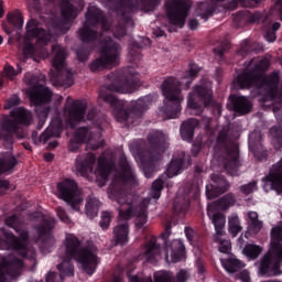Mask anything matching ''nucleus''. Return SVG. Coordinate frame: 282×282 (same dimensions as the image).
<instances>
[{"label": "nucleus", "instance_id": "de8ad7c7", "mask_svg": "<svg viewBox=\"0 0 282 282\" xmlns=\"http://www.w3.org/2000/svg\"><path fill=\"white\" fill-rule=\"evenodd\" d=\"M197 74H199V67H197L196 65H192L189 72L184 76V80H186L187 87L188 85H191L193 78L197 77Z\"/></svg>", "mask_w": 282, "mask_h": 282}, {"label": "nucleus", "instance_id": "4d7b16f0", "mask_svg": "<svg viewBox=\"0 0 282 282\" xmlns=\"http://www.w3.org/2000/svg\"><path fill=\"white\" fill-rule=\"evenodd\" d=\"M77 58L78 61H82V63H84V61H87V58H89V52L80 48L77 51Z\"/></svg>", "mask_w": 282, "mask_h": 282}, {"label": "nucleus", "instance_id": "49530a36", "mask_svg": "<svg viewBox=\"0 0 282 282\" xmlns=\"http://www.w3.org/2000/svg\"><path fill=\"white\" fill-rule=\"evenodd\" d=\"M224 236H220L216 243H219L218 250L219 252H224L225 254L230 252V240L223 238Z\"/></svg>", "mask_w": 282, "mask_h": 282}, {"label": "nucleus", "instance_id": "a878e982", "mask_svg": "<svg viewBox=\"0 0 282 282\" xmlns=\"http://www.w3.org/2000/svg\"><path fill=\"white\" fill-rule=\"evenodd\" d=\"M74 17V6L69 0H63L62 2V20L59 22H54V25L61 30V32H67L69 29V21Z\"/></svg>", "mask_w": 282, "mask_h": 282}, {"label": "nucleus", "instance_id": "a19ab883", "mask_svg": "<svg viewBox=\"0 0 282 282\" xmlns=\"http://www.w3.org/2000/svg\"><path fill=\"white\" fill-rule=\"evenodd\" d=\"M158 254H160V246H158L155 240H152L147 247V251H145L147 261H151V259H153V257H158Z\"/></svg>", "mask_w": 282, "mask_h": 282}, {"label": "nucleus", "instance_id": "8fccbe9b", "mask_svg": "<svg viewBox=\"0 0 282 282\" xmlns=\"http://www.w3.org/2000/svg\"><path fill=\"white\" fill-rule=\"evenodd\" d=\"M261 228H263V223L261 220H256L253 223H249V230L253 235H257L261 231Z\"/></svg>", "mask_w": 282, "mask_h": 282}, {"label": "nucleus", "instance_id": "5701e85b", "mask_svg": "<svg viewBox=\"0 0 282 282\" xmlns=\"http://www.w3.org/2000/svg\"><path fill=\"white\" fill-rule=\"evenodd\" d=\"M109 78L115 80L109 86L110 91H117L118 94H131L135 91V87L138 86V80L133 77L117 79L116 75H110Z\"/></svg>", "mask_w": 282, "mask_h": 282}, {"label": "nucleus", "instance_id": "603ef678", "mask_svg": "<svg viewBox=\"0 0 282 282\" xmlns=\"http://www.w3.org/2000/svg\"><path fill=\"white\" fill-rule=\"evenodd\" d=\"M19 96L13 95L11 98H9L4 105V109H12L13 107L19 106Z\"/></svg>", "mask_w": 282, "mask_h": 282}, {"label": "nucleus", "instance_id": "bf43d9fd", "mask_svg": "<svg viewBox=\"0 0 282 282\" xmlns=\"http://www.w3.org/2000/svg\"><path fill=\"white\" fill-rule=\"evenodd\" d=\"M129 57H130V61H140L141 58L140 52H138V50H130Z\"/></svg>", "mask_w": 282, "mask_h": 282}, {"label": "nucleus", "instance_id": "9d476101", "mask_svg": "<svg viewBox=\"0 0 282 282\" xmlns=\"http://www.w3.org/2000/svg\"><path fill=\"white\" fill-rule=\"evenodd\" d=\"M235 204V196L232 194H229L225 197H223L220 200L208 205L207 207V215L209 219H212L216 234L214 236V241H219V237H224L223 228L226 226V217L221 215V213L217 210H226L227 208H230Z\"/></svg>", "mask_w": 282, "mask_h": 282}, {"label": "nucleus", "instance_id": "f8f14e48", "mask_svg": "<svg viewBox=\"0 0 282 282\" xmlns=\"http://www.w3.org/2000/svg\"><path fill=\"white\" fill-rule=\"evenodd\" d=\"M210 82H205L199 86H195L187 98V109L193 116H199L204 111V107L210 105L213 91Z\"/></svg>", "mask_w": 282, "mask_h": 282}, {"label": "nucleus", "instance_id": "c9c22d12", "mask_svg": "<svg viewBox=\"0 0 282 282\" xmlns=\"http://www.w3.org/2000/svg\"><path fill=\"white\" fill-rule=\"evenodd\" d=\"M98 208H100V200L97 198H89L86 203V214L90 219H94L98 215Z\"/></svg>", "mask_w": 282, "mask_h": 282}, {"label": "nucleus", "instance_id": "473e14b6", "mask_svg": "<svg viewBox=\"0 0 282 282\" xmlns=\"http://www.w3.org/2000/svg\"><path fill=\"white\" fill-rule=\"evenodd\" d=\"M220 261L226 272H229V274H232V272H237V270H239L240 268H243V263L237 260L235 256H230L228 259L221 258Z\"/></svg>", "mask_w": 282, "mask_h": 282}, {"label": "nucleus", "instance_id": "0eeeda50", "mask_svg": "<svg viewBox=\"0 0 282 282\" xmlns=\"http://www.w3.org/2000/svg\"><path fill=\"white\" fill-rule=\"evenodd\" d=\"M52 41V33L41 28L36 21L32 20L26 24V33L22 43V52L24 56L32 54H41L40 47H45Z\"/></svg>", "mask_w": 282, "mask_h": 282}, {"label": "nucleus", "instance_id": "1a4fd4ad", "mask_svg": "<svg viewBox=\"0 0 282 282\" xmlns=\"http://www.w3.org/2000/svg\"><path fill=\"white\" fill-rule=\"evenodd\" d=\"M180 80L175 78H170L163 82L162 91L166 99L165 105V117L169 119L177 118L178 113L182 111V91L180 90Z\"/></svg>", "mask_w": 282, "mask_h": 282}, {"label": "nucleus", "instance_id": "c03bdc74", "mask_svg": "<svg viewBox=\"0 0 282 282\" xmlns=\"http://www.w3.org/2000/svg\"><path fill=\"white\" fill-rule=\"evenodd\" d=\"M7 19L8 23L11 25H14L15 28H23V17H21L20 13H9Z\"/></svg>", "mask_w": 282, "mask_h": 282}, {"label": "nucleus", "instance_id": "680f3d73", "mask_svg": "<svg viewBox=\"0 0 282 282\" xmlns=\"http://www.w3.org/2000/svg\"><path fill=\"white\" fill-rule=\"evenodd\" d=\"M240 281L250 282V273L248 271L240 272Z\"/></svg>", "mask_w": 282, "mask_h": 282}, {"label": "nucleus", "instance_id": "69168bd1", "mask_svg": "<svg viewBox=\"0 0 282 282\" xmlns=\"http://www.w3.org/2000/svg\"><path fill=\"white\" fill-rule=\"evenodd\" d=\"M196 265H197L198 272H199L200 274L204 273V262H202V260H197V261H196Z\"/></svg>", "mask_w": 282, "mask_h": 282}, {"label": "nucleus", "instance_id": "cd10ccee", "mask_svg": "<svg viewBox=\"0 0 282 282\" xmlns=\"http://www.w3.org/2000/svg\"><path fill=\"white\" fill-rule=\"evenodd\" d=\"M54 228V219H47L45 218L43 220L42 226L37 228V235L40 239H42V250H45L47 248V243L50 246H54V239H52V236L50 235V230Z\"/></svg>", "mask_w": 282, "mask_h": 282}, {"label": "nucleus", "instance_id": "6ab92c4d", "mask_svg": "<svg viewBox=\"0 0 282 282\" xmlns=\"http://www.w3.org/2000/svg\"><path fill=\"white\" fill-rule=\"evenodd\" d=\"M51 56L53 57L52 65L58 73L61 80H65V77L69 78V69H67V63L65 62L67 58V51L65 47L61 44H54L52 46Z\"/></svg>", "mask_w": 282, "mask_h": 282}, {"label": "nucleus", "instance_id": "bb28decb", "mask_svg": "<svg viewBox=\"0 0 282 282\" xmlns=\"http://www.w3.org/2000/svg\"><path fill=\"white\" fill-rule=\"evenodd\" d=\"M155 282H186L191 274L186 270H181L175 276L169 271H161L154 274Z\"/></svg>", "mask_w": 282, "mask_h": 282}, {"label": "nucleus", "instance_id": "3c124183", "mask_svg": "<svg viewBox=\"0 0 282 282\" xmlns=\"http://www.w3.org/2000/svg\"><path fill=\"white\" fill-rule=\"evenodd\" d=\"M241 193L245 195H250V193H254L257 191V182L248 183L240 187Z\"/></svg>", "mask_w": 282, "mask_h": 282}, {"label": "nucleus", "instance_id": "5fc2aeb1", "mask_svg": "<svg viewBox=\"0 0 282 282\" xmlns=\"http://www.w3.org/2000/svg\"><path fill=\"white\" fill-rule=\"evenodd\" d=\"M82 142L76 140L75 138L73 140H70L69 144H68V150L72 153H76L80 147Z\"/></svg>", "mask_w": 282, "mask_h": 282}, {"label": "nucleus", "instance_id": "423d86ee", "mask_svg": "<svg viewBox=\"0 0 282 282\" xmlns=\"http://www.w3.org/2000/svg\"><path fill=\"white\" fill-rule=\"evenodd\" d=\"M24 83L31 87V89L28 91V95L32 105L36 107L35 111L42 118H47L46 105L52 98V91H50V88L44 86L45 76L41 75L39 78L32 74H26L24 76Z\"/></svg>", "mask_w": 282, "mask_h": 282}, {"label": "nucleus", "instance_id": "6e6552de", "mask_svg": "<svg viewBox=\"0 0 282 282\" xmlns=\"http://www.w3.org/2000/svg\"><path fill=\"white\" fill-rule=\"evenodd\" d=\"M96 162V156L94 154H87L86 158L79 156L76 160V173L85 177L88 173H94L95 177H97L98 182H101L100 186H105V182H107V177H109L111 171V165L107 164L105 158H100L98 160V165L94 171V163Z\"/></svg>", "mask_w": 282, "mask_h": 282}, {"label": "nucleus", "instance_id": "c756f323", "mask_svg": "<svg viewBox=\"0 0 282 282\" xmlns=\"http://www.w3.org/2000/svg\"><path fill=\"white\" fill-rule=\"evenodd\" d=\"M63 131V121L61 119H54L50 127L40 135L41 142L50 140V138H58Z\"/></svg>", "mask_w": 282, "mask_h": 282}, {"label": "nucleus", "instance_id": "ddd939ff", "mask_svg": "<svg viewBox=\"0 0 282 282\" xmlns=\"http://www.w3.org/2000/svg\"><path fill=\"white\" fill-rule=\"evenodd\" d=\"M120 63V45L108 39L105 41V46L100 53V57L91 62L90 70L100 72L107 67H116Z\"/></svg>", "mask_w": 282, "mask_h": 282}, {"label": "nucleus", "instance_id": "79ce46f5", "mask_svg": "<svg viewBox=\"0 0 282 282\" xmlns=\"http://www.w3.org/2000/svg\"><path fill=\"white\" fill-rule=\"evenodd\" d=\"M241 230V226L239 225V216L234 215L229 217V232L232 234V237H237Z\"/></svg>", "mask_w": 282, "mask_h": 282}, {"label": "nucleus", "instance_id": "f704fd0d", "mask_svg": "<svg viewBox=\"0 0 282 282\" xmlns=\"http://www.w3.org/2000/svg\"><path fill=\"white\" fill-rule=\"evenodd\" d=\"M182 171H184V159H174L167 167V177H175V175H180Z\"/></svg>", "mask_w": 282, "mask_h": 282}, {"label": "nucleus", "instance_id": "052dcab7", "mask_svg": "<svg viewBox=\"0 0 282 282\" xmlns=\"http://www.w3.org/2000/svg\"><path fill=\"white\" fill-rule=\"evenodd\" d=\"M249 224H252L254 221H259V214L257 212H249L248 213Z\"/></svg>", "mask_w": 282, "mask_h": 282}, {"label": "nucleus", "instance_id": "b1692460", "mask_svg": "<svg viewBox=\"0 0 282 282\" xmlns=\"http://www.w3.org/2000/svg\"><path fill=\"white\" fill-rule=\"evenodd\" d=\"M184 257V242L182 240L167 241L165 247V260L167 263H177Z\"/></svg>", "mask_w": 282, "mask_h": 282}, {"label": "nucleus", "instance_id": "13d9d810", "mask_svg": "<svg viewBox=\"0 0 282 282\" xmlns=\"http://www.w3.org/2000/svg\"><path fill=\"white\" fill-rule=\"evenodd\" d=\"M259 140H261V132L256 131L249 134L250 144H254V142H259Z\"/></svg>", "mask_w": 282, "mask_h": 282}, {"label": "nucleus", "instance_id": "9b49d317", "mask_svg": "<svg viewBox=\"0 0 282 282\" xmlns=\"http://www.w3.org/2000/svg\"><path fill=\"white\" fill-rule=\"evenodd\" d=\"M235 204V196L232 194H229L225 197H223L220 200L208 205L207 207V215L209 219H212L216 234L214 236V241H219V237H224L223 228L226 226V217L221 215V213L217 210H226L227 208H230Z\"/></svg>", "mask_w": 282, "mask_h": 282}, {"label": "nucleus", "instance_id": "4468645a", "mask_svg": "<svg viewBox=\"0 0 282 282\" xmlns=\"http://www.w3.org/2000/svg\"><path fill=\"white\" fill-rule=\"evenodd\" d=\"M32 120V112L23 109L17 108L11 111V118L6 121L0 122V140H4L8 144H12V135L10 131H17V124H29Z\"/></svg>", "mask_w": 282, "mask_h": 282}, {"label": "nucleus", "instance_id": "2f4dec72", "mask_svg": "<svg viewBox=\"0 0 282 282\" xmlns=\"http://www.w3.org/2000/svg\"><path fill=\"white\" fill-rule=\"evenodd\" d=\"M234 109L238 113H250V109H252V102L243 96L236 97L234 99Z\"/></svg>", "mask_w": 282, "mask_h": 282}, {"label": "nucleus", "instance_id": "a18cd8bd", "mask_svg": "<svg viewBox=\"0 0 282 282\" xmlns=\"http://www.w3.org/2000/svg\"><path fill=\"white\" fill-rule=\"evenodd\" d=\"M22 69H21V65L18 64V70L14 69V67L10 64H7L4 66V75L10 79V80H14V76H19V74H21Z\"/></svg>", "mask_w": 282, "mask_h": 282}, {"label": "nucleus", "instance_id": "7ed1b4c3", "mask_svg": "<svg viewBox=\"0 0 282 282\" xmlns=\"http://www.w3.org/2000/svg\"><path fill=\"white\" fill-rule=\"evenodd\" d=\"M267 67H270L268 58L251 59L245 72L237 77L236 87L238 89L258 87L262 94L270 96L273 100H282V80L276 73L263 77Z\"/></svg>", "mask_w": 282, "mask_h": 282}, {"label": "nucleus", "instance_id": "aec40b11", "mask_svg": "<svg viewBox=\"0 0 282 282\" xmlns=\"http://www.w3.org/2000/svg\"><path fill=\"white\" fill-rule=\"evenodd\" d=\"M263 189L265 193L270 191L282 192V159L271 167L269 176L263 178Z\"/></svg>", "mask_w": 282, "mask_h": 282}, {"label": "nucleus", "instance_id": "f3484780", "mask_svg": "<svg viewBox=\"0 0 282 282\" xmlns=\"http://www.w3.org/2000/svg\"><path fill=\"white\" fill-rule=\"evenodd\" d=\"M167 18L172 25L176 28H184L186 18L188 17V10H191V1L188 0H172L166 2Z\"/></svg>", "mask_w": 282, "mask_h": 282}, {"label": "nucleus", "instance_id": "f257e3e1", "mask_svg": "<svg viewBox=\"0 0 282 282\" xmlns=\"http://www.w3.org/2000/svg\"><path fill=\"white\" fill-rule=\"evenodd\" d=\"M115 182L116 184L108 188L109 199L117 202L119 205V224L113 229V237L116 243L124 246V243L129 241V225L127 221H129L131 217H135L137 228L140 229L147 226V208L149 207V204H151V199L158 200V198L161 197L164 181H162V178L156 180L152 184L150 196L139 202L135 198H129L127 193H124V189L118 186V182H124L126 184H131V186H138V180H135V174H133V170H131V165H129V163L123 162L120 165V172L115 174Z\"/></svg>", "mask_w": 282, "mask_h": 282}, {"label": "nucleus", "instance_id": "0e129e2a", "mask_svg": "<svg viewBox=\"0 0 282 282\" xmlns=\"http://www.w3.org/2000/svg\"><path fill=\"white\" fill-rule=\"evenodd\" d=\"M185 235H186L188 241H189L191 243H193V235H194L193 229L186 228V229H185Z\"/></svg>", "mask_w": 282, "mask_h": 282}, {"label": "nucleus", "instance_id": "ea45409f", "mask_svg": "<svg viewBox=\"0 0 282 282\" xmlns=\"http://www.w3.org/2000/svg\"><path fill=\"white\" fill-rule=\"evenodd\" d=\"M262 249L257 245H247L243 249V254L249 259H257L261 254Z\"/></svg>", "mask_w": 282, "mask_h": 282}, {"label": "nucleus", "instance_id": "c85d7f7f", "mask_svg": "<svg viewBox=\"0 0 282 282\" xmlns=\"http://www.w3.org/2000/svg\"><path fill=\"white\" fill-rule=\"evenodd\" d=\"M134 160L138 162L139 166L143 170L145 177H151V173H149V167L153 166L160 158L155 154H137Z\"/></svg>", "mask_w": 282, "mask_h": 282}, {"label": "nucleus", "instance_id": "e2e57ef3", "mask_svg": "<svg viewBox=\"0 0 282 282\" xmlns=\"http://www.w3.org/2000/svg\"><path fill=\"white\" fill-rule=\"evenodd\" d=\"M188 28L189 30H197V28H199V22H197V20H189Z\"/></svg>", "mask_w": 282, "mask_h": 282}, {"label": "nucleus", "instance_id": "dca6fc26", "mask_svg": "<svg viewBox=\"0 0 282 282\" xmlns=\"http://www.w3.org/2000/svg\"><path fill=\"white\" fill-rule=\"evenodd\" d=\"M57 191L61 199L69 204L73 210H80L83 197H80V189H78V184H76L74 180H64L57 185Z\"/></svg>", "mask_w": 282, "mask_h": 282}, {"label": "nucleus", "instance_id": "2eb2a0df", "mask_svg": "<svg viewBox=\"0 0 282 282\" xmlns=\"http://www.w3.org/2000/svg\"><path fill=\"white\" fill-rule=\"evenodd\" d=\"M96 23H101L104 30H107V24L105 23V18L102 17V11L96 7H89L86 14V22L84 28L79 30L78 36L84 43H89L97 39L96 32L91 29V25Z\"/></svg>", "mask_w": 282, "mask_h": 282}, {"label": "nucleus", "instance_id": "20e7f679", "mask_svg": "<svg viewBox=\"0 0 282 282\" xmlns=\"http://www.w3.org/2000/svg\"><path fill=\"white\" fill-rule=\"evenodd\" d=\"M282 221L271 229V248L262 258L258 274L260 276H279L282 262Z\"/></svg>", "mask_w": 282, "mask_h": 282}, {"label": "nucleus", "instance_id": "864d4df0", "mask_svg": "<svg viewBox=\"0 0 282 282\" xmlns=\"http://www.w3.org/2000/svg\"><path fill=\"white\" fill-rule=\"evenodd\" d=\"M57 217H59L61 221H64V224H69V216H67V213H65V209L63 207H58L57 210Z\"/></svg>", "mask_w": 282, "mask_h": 282}, {"label": "nucleus", "instance_id": "f03ea898", "mask_svg": "<svg viewBox=\"0 0 282 282\" xmlns=\"http://www.w3.org/2000/svg\"><path fill=\"white\" fill-rule=\"evenodd\" d=\"M98 249L94 243L85 245L80 242L76 236L68 235L66 237V257L58 265L57 270L59 275L54 272H48L46 275V282H63L65 276H74V265L69 259H74L79 263V268L86 272V274H93L96 272L98 265Z\"/></svg>", "mask_w": 282, "mask_h": 282}, {"label": "nucleus", "instance_id": "09e8293b", "mask_svg": "<svg viewBox=\"0 0 282 282\" xmlns=\"http://www.w3.org/2000/svg\"><path fill=\"white\" fill-rule=\"evenodd\" d=\"M111 224V213L109 212H102L101 214V221H100V227L104 230H107L109 228V225Z\"/></svg>", "mask_w": 282, "mask_h": 282}, {"label": "nucleus", "instance_id": "37998d69", "mask_svg": "<svg viewBox=\"0 0 282 282\" xmlns=\"http://www.w3.org/2000/svg\"><path fill=\"white\" fill-rule=\"evenodd\" d=\"M281 28V24L279 22H274L271 26V29H268L267 33L264 34L265 41L268 43H274L276 41V33L275 31Z\"/></svg>", "mask_w": 282, "mask_h": 282}, {"label": "nucleus", "instance_id": "6e6d98bb", "mask_svg": "<svg viewBox=\"0 0 282 282\" xmlns=\"http://www.w3.org/2000/svg\"><path fill=\"white\" fill-rule=\"evenodd\" d=\"M130 282H153V280H151V278H145L144 280L140 281V279H138V276L133 275L129 278ZM112 282H122L121 278H115V280Z\"/></svg>", "mask_w": 282, "mask_h": 282}, {"label": "nucleus", "instance_id": "e433bc0d", "mask_svg": "<svg viewBox=\"0 0 282 282\" xmlns=\"http://www.w3.org/2000/svg\"><path fill=\"white\" fill-rule=\"evenodd\" d=\"M17 166V159L14 156H7L0 160V173H8Z\"/></svg>", "mask_w": 282, "mask_h": 282}, {"label": "nucleus", "instance_id": "72a5a7b5", "mask_svg": "<svg viewBox=\"0 0 282 282\" xmlns=\"http://www.w3.org/2000/svg\"><path fill=\"white\" fill-rule=\"evenodd\" d=\"M74 139L78 142H91V140H96V135H94V131L87 128H78L74 134Z\"/></svg>", "mask_w": 282, "mask_h": 282}, {"label": "nucleus", "instance_id": "39448f33", "mask_svg": "<svg viewBox=\"0 0 282 282\" xmlns=\"http://www.w3.org/2000/svg\"><path fill=\"white\" fill-rule=\"evenodd\" d=\"M6 226L12 228L18 234V238L7 229H2V235L6 238L9 248H13L21 257L34 259V248L30 246V234L23 227V223L17 216H11L6 219Z\"/></svg>", "mask_w": 282, "mask_h": 282}, {"label": "nucleus", "instance_id": "774afa93", "mask_svg": "<svg viewBox=\"0 0 282 282\" xmlns=\"http://www.w3.org/2000/svg\"><path fill=\"white\" fill-rule=\"evenodd\" d=\"M0 188H10V183L0 180Z\"/></svg>", "mask_w": 282, "mask_h": 282}, {"label": "nucleus", "instance_id": "7c9ffc66", "mask_svg": "<svg viewBox=\"0 0 282 282\" xmlns=\"http://www.w3.org/2000/svg\"><path fill=\"white\" fill-rule=\"evenodd\" d=\"M198 124L199 122L197 121V119H188L187 121L183 122L181 127L182 139L191 142V140H193L195 129H197Z\"/></svg>", "mask_w": 282, "mask_h": 282}, {"label": "nucleus", "instance_id": "58836bf2", "mask_svg": "<svg viewBox=\"0 0 282 282\" xmlns=\"http://www.w3.org/2000/svg\"><path fill=\"white\" fill-rule=\"evenodd\" d=\"M214 10L215 8L208 7L206 2H202L197 6L196 14H198V17H202V19H205V21H207L208 17L213 14Z\"/></svg>", "mask_w": 282, "mask_h": 282}, {"label": "nucleus", "instance_id": "393cba45", "mask_svg": "<svg viewBox=\"0 0 282 282\" xmlns=\"http://www.w3.org/2000/svg\"><path fill=\"white\" fill-rule=\"evenodd\" d=\"M226 191H228L226 178L213 175L210 184L206 185L207 199H215V197L221 195V193H226Z\"/></svg>", "mask_w": 282, "mask_h": 282}, {"label": "nucleus", "instance_id": "a211bd4d", "mask_svg": "<svg viewBox=\"0 0 282 282\" xmlns=\"http://www.w3.org/2000/svg\"><path fill=\"white\" fill-rule=\"evenodd\" d=\"M23 261L14 254L6 258H0V282H11L14 276L21 274Z\"/></svg>", "mask_w": 282, "mask_h": 282}, {"label": "nucleus", "instance_id": "4be33fe9", "mask_svg": "<svg viewBox=\"0 0 282 282\" xmlns=\"http://www.w3.org/2000/svg\"><path fill=\"white\" fill-rule=\"evenodd\" d=\"M99 100L109 102L111 107H115L113 115L116 116L117 120H129V113L127 112V108H124V101L119 100L118 98L102 90L99 93Z\"/></svg>", "mask_w": 282, "mask_h": 282}, {"label": "nucleus", "instance_id": "412c9836", "mask_svg": "<svg viewBox=\"0 0 282 282\" xmlns=\"http://www.w3.org/2000/svg\"><path fill=\"white\" fill-rule=\"evenodd\" d=\"M87 109V102L85 101H75L72 104L68 110H65L66 122L68 127H76L78 122H83L85 118V111Z\"/></svg>", "mask_w": 282, "mask_h": 282}, {"label": "nucleus", "instance_id": "338daca9", "mask_svg": "<svg viewBox=\"0 0 282 282\" xmlns=\"http://www.w3.org/2000/svg\"><path fill=\"white\" fill-rule=\"evenodd\" d=\"M44 160L46 162H52L54 160V154H52V153L44 154Z\"/></svg>", "mask_w": 282, "mask_h": 282}, {"label": "nucleus", "instance_id": "4c0bfd02", "mask_svg": "<svg viewBox=\"0 0 282 282\" xmlns=\"http://www.w3.org/2000/svg\"><path fill=\"white\" fill-rule=\"evenodd\" d=\"M229 162L225 164V167L227 171H230V169H237L238 160H239V148L234 147L231 151L228 152Z\"/></svg>", "mask_w": 282, "mask_h": 282}]
</instances>
